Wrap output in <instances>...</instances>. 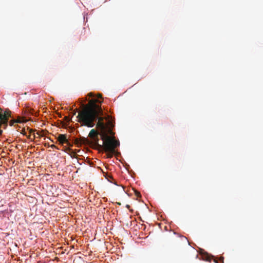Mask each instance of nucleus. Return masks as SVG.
<instances>
[{
    "label": "nucleus",
    "mask_w": 263,
    "mask_h": 263,
    "mask_svg": "<svg viewBox=\"0 0 263 263\" xmlns=\"http://www.w3.org/2000/svg\"><path fill=\"white\" fill-rule=\"evenodd\" d=\"M3 130H2V129L0 128V135H2V134H3Z\"/></svg>",
    "instance_id": "17"
},
{
    "label": "nucleus",
    "mask_w": 263,
    "mask_h": 263,
    "mask_svg": "<svg viewBox=\"0 0 263 263\" xmlns=\"http://www.w3.org/2000/svg\"><path fill=\"white\" fill-rule=\"evenodd\" d=\"M135 195H136L137 197H141V195H140V192H138V191H135Z\"/></svg>",
    "instance_id": "11"
},
{
    "label": "nucleus",
    "mask_w": 263,
    "mask_h": 263,
    "mask_svg": "<svg viewBox=\"0 0 263 263\" xmlns=\"http://www.w3.org/2000/svg\"><path fill=\"white\" fill-rule=\"evenodd\" d=\"M76 142H77V143H78V139H77V140H76Z\"/></svg>",
    "instance_id": "19"
},
{
    "label": "nucleus",
    "mask_w": 263,
    "mask_h": 263,
    "mask_svg": "<svg viewBox=\"0 0 263 263\" xmlns=\"http://www.w3.org/2000/svg\"><path fill=\"white\" fill-rule=\"evenodd\" d=\"M112 139H111V142H112L113 144L110 146L112 148L111 150H107V148L105 147L104 141H103L102 144H100L99 143V139L98 136H97L94 138L91 139V140L93 141L95 145L97 147L98 149H101L104 150L105 152L107 153V157L108 158H111L115 153L116 148L120 145L119 140H116L115 137H112Z\"/></svg>",
    "instance_id": "2"
},
{
    "label": "nucleus",
    "mask_w": 263,
    "mask_h": 263,
    "mask_svg": "<svg viewBox=\"0 0 263 263\" xmlns=\"http://www.w3.org/2000/svg\"><path fill=\"white\" fill-rule=\"evenodd\" d=\"M11 117V111L9 109L4 110L0 107V128L6 129L8 126L9 118Z\"/></svg>",
    "instance_id": "3"
},
{
    "label": "nucleus",
    "mask_w": 263,
    "mask_h": 263,
    "mask_svg": "<svg viewBox=\"0 0 263 263\" xmlns=\"http://www.w3.org/2000/svg\"><path fill=\"white\" fill-rule=\"evenodd\" d=\"M67 149H68V150H70V148H67Z\"/></svg>",
    "instance_id": "20"
},
{
    "label": "nucleus",
    "mask_w": 263,
    "mask_h": 263,
    "mask_svg": "<svg viewBox=\"0 0 263 263\" xmlns=\"http://www.w3.org/2000/svg\"><path fill=\"white\" fill-rule=\"evenodd\" d=\"M109 125H108L107 126V127H106V128L105 129H106L105 130V132H106L105 133H106L107 136H109V135H111L110 137H115L114 136L115 133L112 132L110 127H109ZM111 126H114V125H113V124H112Z\"/></svg>",
    "instance_id": "7"
},
{
    "label": "nucleus",
    "mask_w": 263,
    "mask_h": 263,
    "mask_svg": "<svg viewBox=\"0 0 263 263\" xmlns=\"http://www.w3.org/2000/svg\"><path fill=\"white\" fill-rule=\"evenodd\" d=\"M203 259L211 262L212 259L215 263H224V257L220 256L219 258L213 255H210L208 254H205L202 256Z\"/></svg>",
    "instance_id": "4"
},
{
    "label": "nucleus",
    "mask_w": 263,
    "mask_h": 263,
    "mask_svg": "<svg viewBox=\"0 0 263 263\" xmlns=\"http://www.w3.org/2000/svg\"><path fill=\"white\" fill-rule=\"evenodd\" d=\"M99 101L97 99H91L88 101L83 109L79 111L77 118L78 121L82 126H85L88 127H92L95 126V121L98 120L97 127L100 131V135L101 138L105 142V147L107 150L112 149L110 146L113 143L111 142L112 137L107 136L105 130L108 125L104 123V120H108V125L112 124L111 121H109V116L103 117V111L101 105L96 104Z\"/></svg>",
    "instance_id": "1"
},
{
    "label": "nucleus",
    "mask_w": 263,
    "mask_h": 263,
    "mask_svg": "<svg viewBox=\"0 0 263 263\" xmlns=\"http://www.w3.org/2000/svg\"><path fill=\"white\" fill-rule=\"evenodd\" d=\"M58 140L59 142V143L61 144H63L64 143H66L67 144H69V142L67 138V136L66 135L60 134L58 136Z\"/></svg>",
    "instance_id": "5"
},
{
    "label": "nucleus",
    "mask_w": 263,
    "mask_h": 263,
    "mask_svg": "<svg viewBox=\"0 0 263 263\" xmlns=\"http://www.w3.org/2000/svg\"><path fill=\"white\" fill-rule=\"evenodd\" d=\"M126 207L127 208L129 209V207H130V205H128V204H127V205H126Z\"/></svg>",
    "instance_id": "18"
},
{
    "label": "nucleus",
    "mask_w": 263,
    "mask_h": 263,
    "mask_svg": "<svg viewBox=\"0 0 263 263\" xmlns=\"http://www.w3.org/2000/svg\"><path fill=\"white\" fill-rule=\"evenodd\" d=\"M81 142H83V143H85L86 142H87L88 141V139H87L86 138H84V137H82V138L80 139V140Z\"/></svg>",
    "instance_id": "10"
},
{
    "label": "nucleus",
    "mask_w": 263,
    "mask_h": 263,
    "mask_svg": "<svg viewBox=\"0 0 263 263\" xmlns=\"http://www.w3.org/2000/svg\"><path fill=\"white\" fill-rule=\"evenodd\" d=\"M37 134L39 135L40 136H42V137L44 136L43 134H40L39 133H37Z\"/></svg>",
    "instance_id": "16"
},
{
    "label": "nucleus",
    "mask_w": 263,
    "mask_h": 263,
    "mask_svg": "<svg viewBox=\"0 0 263 263\" xmlns=\"http://www.w3.org/2000/svg\"><path fill=\"white\" fill-rule=\"evenodd\" d=\"M99 135H100V133L99 132H98L95 129H92L90 131L88 136L91 139H92V138H94L95 137H96L97 136H98Z\"/></svg>",
    "instance_id": "6"
},
{
    "label": "nucleus",
    "mask_w": 263,
    "mask_h": 263,
    "mask_svg": "<svg viewBox=\"0 0 263 263\" xmlns=\"http://www.w3.org/2000/svg\"><path fill=\"white\" fill-rule=\"evenodd\" d=\"M21 133H22V134H23L24 135H26V133H25V130H22V132H21Z\"/></svg>",
    "instance_id": "15"
},
{
    "label": "nucleus",
    "mask_w": 263,
    "mask_h": 263,
    "mask_svg": "<svg viewBox=\"0 0 263 263\" xmlns=\"http://www.w3.org/2000/svg\"><path fill=\"white\" fill-rule=\"evenodd\" d=\"M49 146L50 147L52 148H56L57 149H59L58 147L57 146H55V145H54V144H52V145H51L50 146L49 145Z\"/></svg>",
    "instance_id": "12"
},
{
    "label": "nucleus",
    "mask_w": 263,
    "mask_h": 263,
    "mask_svg": "<svg viewBox=\"0 0 263 263\" xmlns=\"http://www.w3.org/2000/svg\"><path fill=\"white\" fill-rule=\"evenodd\" d=\"M21 122H22V121L20 120H19V119H17V120H11L9 122V125L10 126H13L14 125V124L15 123H21Z\"/></svg>",
    "instance_id": "8"
},
{
    "label": "nucleus",
    "mask_w": 263,
    "mask_h": 263,
    "mask_svg": "<svg viewBox=\"0 0 263 263\" xmlns=\"http://www.w3.org/2000/svg\"><path fill=\"white\" fill-rule=\"evenodd\" d=\"M88 96L89 97H93L95 96L93 95V93L92 92H89L88 94Z\"/></svg>",
    "instance_id": "13"
},
{
    "label": "nucleus",
    "mask_w": 263,
    "mask_h": 263,
    "mask_svg": "<svg viewBox=\"0 0 263 263\" xmlns=\"http://www.w3.org/2000/svg\"><path fill=\"white\" fill-rule=\"evenodd\" d=\"M65 118V120H66V121H68H68H69V120H70V119H69V117H67V116L65 117V118Z\"/></svg>",
    "instance_id": "14"
},
{
    "label": "nucleus",
    "mask_w": 263,
    "mask_h": 263,
    "mask_svg": "<svg viewBox=\"0 0 263 263\" xmlns=\"http://www.w3.org/2000/svg\"><path fill=\"white\" fill-rule=\"evenodd\" d=\"M99 98H102V95L101 94H98V96H97V98L95 99H97V100H98L99 101L96 102V104H97V103H99V104H101L102 103V101L99 100Z\"/></svg>",
    "instance_id": "9"
}]
</instances>
